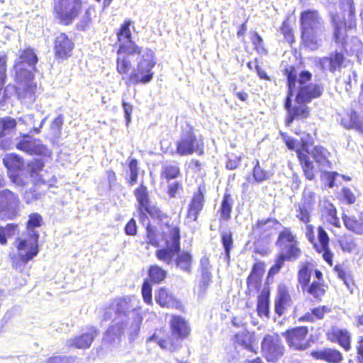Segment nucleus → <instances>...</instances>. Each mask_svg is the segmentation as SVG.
<instances>
[{
  "mask_svg": "<svg viewBox=\"0 0 363 363\" xmlns=\"http://www.w3.org/2000/svg\"><path fill=\"white\" fill-rule=\"evenodd\" d=\"M300 39L301 45L311 50H316L325 32V21L316 9L302 11L299 16Z\"/></svg>",
  "mask_w": 363,
  "mask_h": 363,
  "instance_id": "1a4fd4ad",
  "label": "nucleus"
},
{
  "mask_svg": "<svg viewBox=\"0 0 363 363\" xmlns=\"http://www.w3.org/2000/svg\"><path fill=\"white\" fill-rule=\"evenodd\" d=\"M349 128H354L361 133H363V120H361L357 113L352 111L350 113Z\"/></svg>",
  "mask_w": 363,
  "mask_h": 363,
  "instance_id": "5fc2aeb1",
  "label": "nucleus"
},
{
  "mask_svg": "<svg viewBox=\"0 0 363 363\" xmlns=\"http://www.w3.org/2000/svg\"><path fill=\"white\" fill-rule=\"evenodd\" d=\"M298 259L296 257H294L289 255L285 254L284 252H279L278 255L277 256L274 265L277 266V267L282 268L284 265V262L286 261H295Z\"/></svg>",
  "mask_w": 363,
  "mask_h": 363,
  "instance_id": "052dcab7",
  "label": "nucleus"
},
{
  "mask_svg": "<svg viewBox=\"0 0 363 363\" xmlns=\"http://www.w3.org/2000/svg\"><path fill=\"white\" fill-rule=\"evenodd\" d=\"M182 190V183L180 181H175L167 186V194L170 198L176 197L177 193Z\"/></svg>",
  "mask_w": 363,
  "mask_h": 363,
  "instance_id": "bf43d9fd",
  "label": "nucleus"
},
{
  "mask_svg": "<svg viewBox=\"0 0 363 363\" xmlns=\"http://www.w3.org/2000/svg\"><path fill=\"white\" fill-rule=\"evenodd\" d=\"M63 121L64 120L62 115H59L57 118H55L51 124L52 131L55 133H60L63 124Z\"/></svg>",
  "mask_w": 363,
  "mask_h": 363,
  "instance_id": "774afa93",
  "label": "nucleus"
},
{
  "mask_svg": "<svg viewBox=\"0 0 363 363\" xmlns=\"http://www.w3.org/2000/svg\"><path fill=\"white\" fill-rule=\"evenodd\" d=\"M281 138L284 143L285 145L287 147V148L290 150H295L296 147L297 145V141L293 138L292 137H290L286 133H280Z\"/></svg>",
  "mask_w": 363,
  "mask_h": 363,
  "instance_id": "680f3d73",
  "label": "nucleus"
},
{
  "mask_svg": "<svg viewBox=\"0 0 363 363\" xmlns=\"http://www.w3.org/2000/svg\"><path fill=\"white\" fill-rule=\"evenodd\" d=\"M281 225L275 218L258 219L252 226V235L255 237V243L269 244L277 233V228Z\"/></svg>",
  "mask_w": 363,
  "mask_h": 363,
  "instance_id": "2eb2a0df",
  "label": "nucleus"
},
{
  "mask_svg": "<svg viewBox=\"0 0 363 363\" xmlns=\"http://www.w3.org/2000/svg\"><path fill=\"white\" fill-rule=\"evenodd\" d=\"M40 199V194L35 189H30L26 191L24 194V200L27 204L31 203L33 201Z\"/></svg>",
  "mask_w": 363,
  "mask_h": 363,
  "instance_id": "e2e57ef3",
  "label": "nucleus"
},
{
  "mask_svg": "<svg viewBox=\"0 0 363 363\" xmlns=\"http://www.w3.org/2000/svg\"><path fill=\"white\" fill-rule=\"evenodd\" d=\"M266 264L264 262L256 260L252 267L251 271L246 279L247 288L245 294L257 296L256 311L259 318H269L270 315V289L269 287H262V277L265 272Z\"/></svg>",
  "mask_w": 363,
  "mask_h": 363,
  "instance_id": "6e6552de",
  "label": "nucleus"
},
{
  "mask_svg": "<svg viewBox=\"0 0 363 363\" xmlns=\"http://www.w3.org/2000/svg\"><path fill=\"white\" fill-rule=\"evenodd\" d=\"M220 242L224 248L225 258L227 259H230V252L234 247V241L232 232L225 231L220 233Z\"/></svg>",
  "mask_w": 363,
  "mask_h": 363,
  "instance_id": "09e8293b",
  "label": "nucleus"
},
{
  "mask_svg": "<svg viewBox=\"0 0 363 363\" xmlns=\"http://www.w3.org/2000/svg\"><path fill=\"white\" fill-rule=\"evenodd\" d=\"M342 219L347 230L358 235H363V211L357 216L343 214Z\"/></svg>",
  "mask_w": 363,
  "mask_h": 363,
  "instance_id": "f704fd0d",
  "label": "nucleus"
},
{
  "mask_svg": "<svg viewBox=\"0 0 363 363\" xmlns=\"http://www.w3.org/2000/svg\"><path fill=\"white\" fill-rule=\"evenodd\" d=\"M326 337L330 342L337 344L345 352L352 350V334L347 329L332 328L326 333Z\"/></svg>",
  "mask_w": 363,
  "mask_h": 363,
  "instance_id": "cd10ccee",
  "label": "nucleus"
},
{
  "mask_svg": "<svg viewBox=\"0 0 363 363\" xmlns=\"http://www.w3.org/2000/svg\"><path fill=\"white\" fill-rule=\"evenodd\" d=\"M313 138L309 133L307 134L306 139L301 140V148L296 150L297 157L305 177L308 180H313L315 178V167L308 155V147L312 144Z\"/></svg>",
  "mask_w": 363,
  "mask_h": 363,
  "instance_id": "b1692460",
  "label": "nucleus"
},
{
  "mask_svg": "<svg viewBox=\"0 0 363 363\" xmlns=\"http://www.w3.org/2000/svg\"><path fill=\"white\" fill-rule=\"evenodd\" d=\"M310 355L316 360H321L328 363H341L343 354L336 348L324 347L311 352Z\"/></svg>",
  "mask_w": 363,
  "mask_h": 363,
  "instance_id": "c756f323",
  "label": "nucleus"
},
{
  "mask_svg": "<svg viewBox=\"0 0 363 363\" xmlns=\"http://www.w3.org/2000/svg\"><path fill=\"white\" fill-rule=\"evenodd\" d=\"M204 152L203 138L198 135L194 127L187 123L182 128L179 138L175 143V152L179 156H186L194 153L203 155Z\"/></svg>",
  "mask_w": 363,
  "mask_h": 363,
  "instance_id": "ddd939ff",
  "label": "nucleus"
},
{
  "mask_svg": "<svg viewBox=\"0 0 363 363\" xmlns=\"http://www.w3.org/2000/svg\"><path fill=\"white\" fill-rule=\"evenodd\" d=\"M337 244L343 253H353L358 250L357 239L352 235L346 233L337 239Z\"/></svg>",
  "mask_w": 363,
  "mask_h": 363,
  "instance_id": "ea45409f",
  "label": "nucleus"
},
{
  "mask_svg": "<svg viewBox=\"0 0 363 363\" xmlns=\"http://www.w3.org/2000/svg\"><path fill=\"white\" fill-rule=\"evenodd\" d=\"M169 325L170 334L164 327L158 328L149 340L155 342L163 350L174 352L180 348L181 342L189 337L191 329L188 321L179 315H172Z\"/></svg>",
  "mask_w": 363,
  "mask_h": 363,
  "instance_id": "f03ea898",
  "label": "nucleus"
},
{
  "mask_svg": "<svg viewBox=\"0 0 363 363\" xmlns=\"http://www.w3.org/2000/svg\"><path fill=\"white\" fill-rule=\"evenodd\" d=\"M19 196L9 189L0 191V218L13 220L19 214L21 208Z\"/></svg>",
  "mask_w": 363,
  "mask_h": 363,
  "instance_id": "a211bd4d",
  "label": "nucleus"
},
{
  "mask_svg": "<svg viewBox=\"0 0 363 363\" xmlns=\"http://www.w3.org/2000/svg\"><path fill=\"white\" fill-rule=\"evenodd\" d=\"M282 335L291 350L304 351L311 347V341L308 338L307 326H296L287 329Z\"/></svg>",
  "mask_w": 363,
  "mask_h": 363,
  "instance_id": "6ab92c4d",
  "label": "nucleus"
},
{
  "mask_svg": "<svg viewBox=\"0 0 363 363\" xmlns=\"http://www.w3.org/2000/svg\"><path fill=\"white\" fill-rule=\"evenodd\" d=\"M233 342L236 346H241L254 354L257 353L256 340L252 333L248 331L237 333L233 337Z\"/></svg>",
  "mask_w": 363,
  "mask_h": 363,
  "instance_id": "473e14b6",
  "label": "nucleus"
},
{
  "mask_svg": "<svg viewBox=\"0 0 363 363\" xmlns=\"http://www.w3.org/2000/svg\"><path fill=\"white\" fill-rule=\"evenodd\" d=\"M96 335L97 330L94 327H91L88 328L87 332L82 333L80 336L69 340L67 344L79 349L89 348Z\"/></svg>",
  "mask_w": 363,
  "mask_h": 363,
  "instance_id": "c9c22d12",
  "label": "nucleus"
},
{
  "mask_svg": "<svg viewBox=\"0 0 363 363\" xmlns=\"http://www.w3.org/2000/svg\"><path fill=\"white\" fill-rule=\"evenodd\" d=\"M275 245L279 252L298 259L302 255L296 234L290 227H283L279 232Z\"/></svg>",
  "mask_w": 363,
  "mask_h": 363,
  "instance_id": "dca6fc26",
  "label": "nucleus"
},
{
  "mask_svg": "<svg viewBox=\"0 0 363 363\" xmlns=\"http://www.w3.org/2000/svg\"><path fill=\"white\" fill-rule=\"evenodd\" d=\"M44 164L40 160H35L28 164V171L31 177L40 176V172L43 171Z\"/></svg>",
  "mask_w": 363,
  "mask_h": 363,
  "instance_id": "13d9d810",
  "label": "nucleus"
},
{
  "mask_svg": "<svg viewBox=\"0 0 363 363\" xmlns=\"http://www.w3.org/2000/svg\"><path fill=\"white\" fill-rule=\"evenodd\" d=\"M74 48L72 40L65 33H60L55 40L54 50L57 57L65 59L70 56Z\"/></svg>",
  "mask_w": 363,
  "mask_h": 363,
  "instance_id": "2f4dec72",
  "label": "nucleus"
},
{
  "mask_svg": "<svg viewBox=\"0 0 363 363\" xmlns=\"http://www.w3.org/2000/svg\"><path fill=\"white\" fill-rule=\"evenodd\" d=\"M323 213L330 225L336 228H340L341 225L337 216V211L333 204L328 203L323 208Z\"/></svg>",
  "mask_w": 363,
  "mask_h": 363,
  "instance_id": "de8ad7c7",
  "label": "nucleus"
},
{
  "mask_svg": "<svg viewBox=\"0 0 363 363\" xmlns=\"http://www.w3.org/2000/svg\"><path fill=\"white\" fill-rule=\"evenodd\" d=\"M16 147L28 155H45L48 149L40 140H37L29 135H23L16 140Z\"/></svg>",
  "mask_w": 363,
  "mask_h": 363,
  "instance_id": "a878e982",
  "label": "nucleus"
},
{
  "mask_svg": "<svg viewBox=\"0 0 363 363\" xmlns=\"http://www.w3.org/2000/svg\"><path fill=\"white\" fill-rule=\"evenodd\" d=\"M156 64V59L153 52H147L142 56L138 67V82L147 83L152 79L153 73L151 69Z\"/></svg>",
  "mask_w": 363,
  "mask_h": 363,
  "instance_id": "bb28decb",
  "label": "nucleus"
},
{
  "mask_svg": "<svg viewBox=\"0 0 363 363\" xmlns=\"http://www.w3.org/2000/svg\"><path fill=\"white\" fill-rule=\"evenodd\" d=\"M155 301L162 308H172L177 310H182L183 308L181 301L164 286L160 287L157 289Z\"/></svg>",
  "mask_w": 363,
  "mask_h": 363,
  "instance_id": "c85d7f7f",
  "label": "nucleus"
},
{
  "mask_svg": "<svg viewBox=\"0 0 363 363\" xmlns=\"http://www.w3.org/2000/svg\"><path fill=\"white\" fill-rule=\"evenodd\" d=\"M250 40L254 49L258 54L266 55L268 53L267 49L264 47V40L258 33L255 31L251 32Z\"/></svg>",
  "mask_w": 363,
  "mask_h": 363,
  "instance_id": "8fccbe9b",
  "label": "nucleus"
},
{
  "mask_svg": "<svg viewBox=\"0 0 363 363\" xmlns=\"http://www.w3.org/2000/svg\"><path fill=\"white\" fill-rule=\"evenodd\" d=\"M56 18L64 25H69L79 16L82 10L81 0H57L55 4Z\"/></svg>",
  "mask_w": 363,
  "mask_h": 363,
  "instance_id": "aec40b11",
  "label": "nucleus"
},
{
  "mask_svg": "<svg viewBox=\"0 0 363 363\" xmlns=\"http://www.w3.org/2000/svg\"><path fill=\"white\" fill-rule=\"evenodd\" d=\"M233 93L234 94L235 96L240 101L242 102H247L249 100V94L245 90H240L238 91L237 89V86L235 84L233 85L232 89Z\"/></svg>",
  "mask_w": 363,
  "mask_h": 363,
  "instance_id": "69168bd1",
  "label": "nucleus"
},
{
  "mask_svg": "<svg viewBox=\"0 0 363 363\" xmlns=\"http://www.w3.org/2000/svg\"><path fill=\"white\" fill-rule=\"evenodd\" d=\"M240 164V157L235 156L234 157H229L225 162V168L229 170L237 169Z\"/></svg>",
  "mask_w": 363,
  "mask_h": 363,
  "instance_id": "338daca9",
  "label": "nucleus"
},
{
  "mask_svg": "<svg viewBox=\"0 0 363 363\" xmlns=\"http://www.w3.org/2000/svg\"><path fill=\"white\" fill-rule=\"evenodd\" d=\"M297 282L303 294L311 296L313 301L320 303L325 296L329 286L323 273L311 262H301L297 272Z\"/></svg>",
  "mask_w": 363,
  "mask_h": 363,
  "instance_id": "20e7f679",
  "label": "nucleus"
},
{
  "mask_svg": "<svg viewBox=\"0 0 363 363\" xmlns=\"http://www.w3.org/2000/svg\"><path fill=\"white\" fill-rule=\"evenodd\" d=\"M330 155V152L321 145L314 146L311 151L312 157L320 167H332V162L328 160Z\"/></svg>",
  "mask_w": 363,
  "mask_h": 363,
  "instance_id": "58836bf2",
  "label": "nucleus"
},
{
  "mask_svg": "<svg viewBox=\"0 0 363 363\" xmlns=\"http://www.w3.org/2000/svg\"><path fill=\"white\" fill-rule=\"evenodd\" d=\"M112 311L115 313L113 324L107 329L104 336V344H115L120 340L121 335L125 329L133 326L135 320L134 311H130V299L121 298L117 301L108 311L104 313V320H107L111 318Z\"/></svg>",
  "mask_w": 363,
  "mask_h": 363,
  "instance_id": "7ed1b4c3",
  "label": "nucleus"
},
{
  "mask_svg": "<svg viewBox=\"0 0 363 363\" xmlns=\"http://www.w3.org/2000/svg\"><path fill=\"white\" fill-rule=\"evenodd\" d=\"M252 174L255 181L258 183L265 181L269 178V173L260 166L258 160L255 161Z\"/></svg>",
  "mask_w": 363,
  "mask_h": 363,
  "instance_id": "603ef678",
  "label": "nucleus"
},
{
  "mask_svg": "<svg viewBox=\"0 0 363 363\" xmlns=\"http://www.w3.org/2000/svg\"><path fill=\"white\" fill-rule=\"evenodd\" d=\"M306 225L305 236L311 244L313 250L320 255L324 262L330 267L334 264L335 254L330 247V238L323 226H318L317 236L314 234V227L308 223Z\"/></svg>",
  "mask_w": 363,
  "mask_h": 363,
  "instance_id": "4468645a",
  "label": "nucleus"
},
{
  "mask_svg": "<svg viewBox=\"0 0 363 363\" xmlns=\"http://www.w3.org/2000/svg\"><path fill=\"white\" fill-rule=\"evenodd\" d=\"M42 223L43 218L39 213H33L29 215L27 221L28 238H18L14 242L17 249V254L11 257L12 265L14 268H20L21 262L26 264L38 255L39 233L35 228L40 227Z\"/></svg>",
  "mask_w": 363,
  "mask_h": 363,
  "instance_id": "423d86ee",
  "label": "nucleus"
},
{
  "mask_svg": "<svg viewBox=\"0 0 363 363\" xmlns=\"http://www.w3.org/2000/svg\"><path fill=\"white\" fill-rule=\"evenodd\" d=\"M294 305L290 289L286 284H279L274 298V310L278 317L284 315Z\"/></svg>",
  "mask_w": 363,
  "mask_h": 363,
  "instance_id": "393cba45",
  "label": "nucleus"
},
{
  "mask_svg": "<svg viewBox=\"0 0 363 363\" xmlns=\"http://www.w3.org/2000/svg\"><path fill=\"white\" fill-rule=\"evenodd\" d=\"M206 185L205 183L199 184L193 193L189 202L186 219L189 222H196L206 203Z\"/></svg>",
  "mask_w": 363,
  "mask_h": 363,
  "instance_id": "4be33fe9",
  "label": "nucleus"
},
{
  "mask_svg": "<svg viewBox=\"0 0 363 363\" xmlns=\"http://www.w3.org/2000/svg\"><path fill=\"white\" fill-rule=\"evenodd\" d=\"M35 68L26 67L22 64L14 63L11 70V76L16 85L15 89L17 98L21 101L32 103L35 100V84L33 83Z\"/></svg>",
  "mask_w": 363,
  "mask_h": 363,
  "instance_id": "9b49d317",
  "label": "nucleus"
},
{
  "mask_svg": "<svg viewBox=\"0 0 363 363\" xmlns=\"http://www.w3.org/2000/svg\"><path fill=\"white\" fill-rule=\"evenodd\" d=\"M16 228L17 225L16 224H7L4 227L0 226V244L6 245L7 239L14 235Z\"/></svg>",
  "mask_w": 363,
  "mask_h": 363,
  "instance_id": "3c124183",
  "label": "nucleus"
},
{
  "mask_svg": "<svg viewBox=\"0 0 363 363\" xmlns=\"http://www.w3.org/2000/svg\"><path fill=\"white\" fill-rule=\"evenodd\" d=\"M345 60V55L340 52H335L330 56L325 57V61L328 62L329 69L332 72L340 70L343 67Z\"/></svg>",
  "mask_w": 363,
  "mask_h": 363,
  "instance_id": "c03bdc74",
  "label": "nucleus"
},
{
  "mask_svg": "<svg viewBox=\"0 0 363 363\" xmlns=\"http://www.w3.org/2000/svg\"><path fill=\"white\" fill-rule=\"evenodd\" d=\"M285 77L288 87L287 95L285 99L284 108L287 111L285 125L290 126L294 121H303L311 116V108L305 102H296V105L291 104V98L296 91V75L293 67H289L285 70Z\"/></svg>",
  "mask_w": 363,
  "mask_h": 363,
  "instance_id": "9d476101",
  "label": "nucleus"
},
{
  "mask_svg": "<svg viewBox=\"0 0 363 363\" xmlns=\"http://www.w3.org/2000/svg\"><path fill=\"white\" fill-rule=\"evenodd\" d=\"M45 120H46V118H44L41 121L39 127L36 128L34 126V125L35 123V120L34 115H33V114L24 115L18 119L19 122H21L22 123L25 124L26 126H28V127L33 126V132H35V133H40V130L43 127Z\"/></svg>",
  "mask_w": 363,
  "mask_h": 363,
  "instance_id": "864d4df0",
  "label": "nucleus"
},
{
  "mask_svg": "<svg viewBox=\"0 0 363 363\" xmlns=\"http://www.w3.org/2000/svg\"><path fill=\"white\" fill-rule=\"evenodd\" d=\"M130 25V21H125L117 33V36L120 43V50L128 53H133L135 52V47L134 43L131 40Z\"/></svg>",
  "mask_w": 363,
  "mask_h": 363,
  "instance_id": "72a5a7b5",
  "label": "nucleus"
},
{
  "mask_svg": "<svg viewBox=\"0 0 363 363\" xmlns=\"http://www.w3.org/2000/svg\"><path fill=\"white\" fill-rule=\"evenodd\" d=\"M343 200L347 204H353L356 201V196L350 189L345 187L342 189Z\"/></svg>",
  "mask_w": 363,
  "mask_h": 363,
  "instance_id": "0e129e2a",
  "label": "nucleus"
},
{
  "mask_svg": "<svg viewBox=\"0 0 363 363\" xmlns=\"http://www.w3.org/2000/svg\"><path fill=\"white\" fill-rule=\"evenodd\" d=\"M340 12L330 13L334 42L345 49L348 32L356 30L357 23L354 0H340Z\"/></svg>",
  "mask_w": 363,
  "mask_h": 363,
  "instance_id": "39448f33",
  "label": "nucleus"
},
{
  "mask_svg": "<svg viewBox=\"0 0 363 363\" xmlns=\"http://www.w3.org/2000/svg\"><path fill=\"white\" fill-rule=\"evenodd\" d=\"M289 67H293L296 72V90L295 96L296 102H305L308 104L313 99L320 98L324 91V87L320 84L308 83L312 78V74L308 70L298 72V67L294 65H286L282 69L281 72L285 76V70Z\"/></svg>",
  "mask_w": 363,
  "mask_h": 363,
  "instance_id": "f8f14e48",
  "label": "nucleus"
},
{
  "mask_svg": "<svg viewBox=\"0 0 363 363\" xmlns=\"http://www.w3.org/2000/svg\"><path fill=\"white\" fill-rule=\"evenodd\" d=\"M233 211V199L229 192L224 193L220 207V213L222 218L225 220H228L230 218L231 213Z\"/></svg>",
  "mask_w": 363,
  "mask_h": 363,
  "instance_id": "49530a36",
  "label": "nucleus"
},
{
  "mask_svg": "<svg viewBox=\"0 0 363 363\" xmlns=\"http://www.w3.org/2000/svg\"><path fill=\"white\" fill-rule=\"evenodd\" d=\"M315 205V194L311 191H303L300 203L295 205L296 218L303 224L310 223L312 212Z\"/></svg>",
  "mask_w": 363,
  "mask_h": 363,
  "instance_id": "5701e85b",
  "label": "nucleus"
},
{
  "mask_svg": "<svg viewBox=\"0 0 363 363\" xmlns=\"http://www.w3.org/2000/svg\"><path fill=\"white\" fill-rule=\"evenodd\" d=\"M279 32L283 36V41L292 45L296 42L295 33L291 23L290 17L286 16L279 28Z\"/></svg>",
  "mask_w": 363,
  "mask_h": 363,
  "instance_id": "79ce46f5",
  "label": "nucleus"
},
{
  "mask_svg": "<svg viewBox=\"0 0 363 363\" xmlns=\"http://www.w3.org/2000/svg\"><path fill=\"white\" fill-rule=\"evenodd\" d=\"M148 280L144 281L141 288V294L144 302L147 305H152V285L160 284L167 277V272L161 267L150 265L147 270Z\"/></svg>",
  "mask_w": 363,
  "mask_h": 363,
  "instance_id": "412c9836",
  "label": "nucleus"
},
{
  "mask_svg": "<svg viewBox=\"0 0 363 363\" xmlns=\"http://www.w3.org/2000/svg\"><path fill=\"white\" fill-rule=\"evenodd\" d=\"M3 163L4 166L10 171L20 170L23 167V160L18 155L14 153H9L3 157Z\"/></svg>",
  "mask_w": 363,
  "mask_h": 363,
  "instance_id": "37998d69",
  "label": "nucleus"
},
{
  "mask_svg": "<svg viewBox=\"0 0 363 363\" xmlns=\"http://www.w3.org/2000/svg\"><path fill=\"white\" fill-rule=\"evenodd\" d=\"M355 362L363 363V333L357 335L355 344Z\"/></svg>",
  "mask_w": 363,
  "mask_h": 363,
  "instance_id": "6e6d98bb",
  "label": "nucleus"
},
{
  "mask_svg": "<svg viewBox=\"0 0 363 363\" xmlns=\"http://www.w3.org/2000/svg\"><path fill=\"white\" fill-rule=\"evenodd\" d=\"M201 280L199 284V290L204 293L211 282V274L209 271L210 263L208 257H203L201 260Z\"/></svg>",
  "mask_w": 363,
  "mask_h": 363,
  "instance_id": "a19ab883",
  "label": "nucleus"
},
{
  "mask_svg": "<svg viewBox=\"0 0 363 363\" xmlns=\"http://www.w3.org/2000/svg\"><path fill=\"white\" fill-rule=\"evenodd\" d=\"M16 121L10 117L0 118V148L9 150L11 148L10 139L4 138L6 135L13 132L16 127Z\"/></svg>",
  "mask_w": 363,
  "mask_h": 363,
  "instance_id": "7c9ffc66",
  "label": "nucleus"
},
{
  "mask_svg": "<svg viewBox=\"0 0 363 363\" xmlns=\"http://www.w3.org/2000/svg\"><path fill=\"white\" fill-rule=\"evenodd\" d=\"M179 221H166L160 233L161 240L164 246L155 251V257L167 264H172L176 255L175 264L181 270L190 273L192 265V255L189 251L180 252Z\"/></svg>",
  "mask_w": 363,
  "mask_h": 363,
  "instance_id": "f257e3e1",
  "label": "nucleus"
},
{
  "mask_svg": "<svg viewBox=\"0 0 363 363\" xmlns=\"http://www.w3.org/2000/svg\"><path fill=\"white\" fill-rule=\"evenodd\" d=\"M261 352L268 362L274 363L281 359L284 354L285 347L279 334L264 335L261 342Z\"/></svg>",
  "mask_w": 363,
  "mask_h": 363,
  "instance_id": "f3484780",
  "label": "nucleus"
},
{
  "mask_svg": "<svg viewBox=\"0 0 363 363\" xmlns=\"http://www.w3.org/2000/svg\"><path fill=\"white\" fill-rule=\"evenodd\" d=\"M337 176L338 173L336 172L322 171L320 179L325 182L330 188H333L335 186V181Z\"/></svg>",
  "mask_w": 363,
  "mask_h": 363,
  "instance_id": "4d7b16f0",
  "label": "nucleus"
},
{
  "mask_svg": "<svg viewBox=\"0 0 363 363\" xmlns=\"http://www.w3.org/2000/svg\"><path fill=\"white\" fill-rule=\"evenodd\" d=\"M38 57L33 49L28 48L18 51V57L15 60L16 63L22 64L26 67L35 69L38 62Z\"/></svg>",
  "mask_w": 363,
  "mask_h": 363,
  "instance_id": "4c0bfd02",
  "label": "nucleus"
},
{
  "mask_svg": "<svg viewBox=\"0 0 363 363\" xmlns=\"http://www.w3.org/2000/svg\"><path fill=\"white\" fill-rule=\"evenodd\" d=\"M180 175V168L177 164H167L162 167L160 177L167 182L175 179Z\"/></svg>",
  "mask_w": 363,
  "mask_h": 363,
  "instance_id": "a18cd8bd",
  "label": "nucleus"
},
{
  "mask_svg": "<svg viewBox=\"0 0 363 363\" xmlns=\"http://www.w3.org/2000/svg\"><path fill=\"white\" fill-rule=\"evenodd\" d=\"M138 200L139 202V218L141 224L145 228L146 236L149 242L155 247H159L157 227L152 221H162L168 218V216L153 204L149 198L147 189L143 184L138 189Z\"/></svg>",
  "mask_w": 363,
  "mask_h": 363,
  "instance_id": "0eeeda50",
  "label": "nucleus"
},
{
  "mask_svg": "<svg viewBox=\"0 0 363 363\" xmlns=\"http://www.w3.org/2000/svg\"><path fill=\"white\" fill-rule=\"evenodd\" d=\"M330 308L325 306H318L305 313L303 315L298 318L299 322L315 323L318 320H323L325 315L330 312Z\"/></svg>",
  "mask_w": 363,
  "mask_h": 363,
  "instance_id": "e433bc0d",
  "label": "nucleus"
}]
</instances>
